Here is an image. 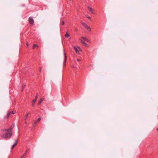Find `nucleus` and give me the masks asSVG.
Segmentation results:
<instances>
[{"mask_svg":"<svg viewBox=\"0 0 158 158\" xmlns=\"http://www.w3.org/2000/svg\"><path fill=\"white\" fill-rule=\"evenodd\" d=\"M14 124H13L11 126L10 128L8 129H6L5 130L8 133L4 134L2 135V137L4 138H10L12 135V132H10L14 128Z\"/></svg>","mask_w":158,"mask_h":158,"instance_id":"obj_1","label":"nucleus"},{"mask_svg":"<svg viewBox=\"0 0 158 158\" xmlns=\"http://www.w3.org/2000/svg\"><path fill=\"white\" fill-rule=\"evenodd\" d=\"M74 48L75 50V51L76 52L77 54H78L79 52L81 51V48L79 47H74Z\"/></svg>","mask_w":158,"mask_h":158,"instance_id":"obj_2","label":"nucleus"},{"mask_svg":"<svg viewBox=\"0 0 158 158\" xmlns=\"http://www.w3.org/2000/svg\"><path fill=\"white\" fill-rule=\"evenodd\" d=\"M29 21L30 23L31 24H33L34 22L33 19L32 17H30L29 18Z\"/></svg>","mask_w":158,"mask_h":158,"instance_id":"obj_3","label":"nucleus"},{"mask_svg":"<svg viewBox=\"0 0 158 158\" xmlns=\"http://www.w3.org/2000/svg\"><path fill=\"white\" fill-rule=\"evenodd\" d=\"M37 95H36L35 97V99L33 100H32V106H34V103L36 101L37 99Z\"/></svg>","mask_w":158,"mask_h":158,"instance_id":"obj_4","label":"nucleus"},{"mask_svg":"<svg viewBox=\"0 0 158 158\" xmlns=\"http://www.w3.org/2000/svg\"><path fill=\"white\" fill-rule=\"evenodd\" d=\"M81 39H82L83 40H84V41H87L88 42L90 43V41L86 38L84 37H81Z\"/></svg>","mask_w":158,"mask_h":158,"instance_id":"obj_5","label":"nucleus"},{"mask_svg":"<svg viewBox=\"0 0 158 158\" xmlns=\"http://www.w3.org/2000/svg\"><path fill=\"white\" fill-rule=\"evenodd\" d=\"M88 8L89 10L92 13H93V11H94V10L92 8L89 7H88Z\"/></svg>","mask_w":158,"mask_h":158,"instance_id":"obj_6","label":"nucleus"},{"mask_svg":"<svg viewBox=\"0 0 158 158\" xmlns=\"http://www.w3.org/2000/svg\"><path fill=\"white\" fill-rule=\"evenodd\" d=\"M64 64L65 65L66 62V60L67 59V56L66 55V54L65 53H64Z\"/></svg>","mask_w":158,"mask_h":158,"instance_id":"obj_7","label":"nucleus"},{"mask_svg":"<svg viewBox=\"0 0 158 158\" xmlns=\"http://www.w3.org/2000/svg\"><path fill=\"white\" fill-rule=\"evenodd\" d=\"M81 24L85 28H86L88 26V25H87V24L84 22H81Z\"/></svg>","mask_w":158,"mask_h":158,"instance_id":"obj_8","label":"nucleus"},{"mask_svg":"<svg viewBox=\"0 0 158 158\" xmlns=\"http://www.w3.org/2000/svg\"><path fill=\"white\" fill-rule=\"evenodd\" d=\"M79 40L82 44H83V43H85L84 40L81 39V37L79 39Z\"/></svg>","mask_w":158,"mask_h":158,"instance_id":"obj_9","label":"nucleus"},{"mask_svg":"<svg viewBox=\"0 0 158 158\" xmlns=\"http://www.w3.org/2000/svg\"><path fill=\"white\" fill-rule=\"evenodd\" d=\"M85 28L87 29V30L88 31H91V29L90 28V27L89 26H88Z\"/></svg>","mask_w":158,"mask_h":158,"instance_id":"obj_10","label":"nucleus"},{"mask_svg":"<svg viewBox=\"0 0 158 158\" xmlns=\"http://www.w3.org/2000/svg\"><path fill=\"white\" fill-rule=\"evenodd\" d=\"M43 100H44L42 98H41L38 104L39 105L41 103Z\"/></svg>","mask_w":158,"mask_h":158,"instance_id":"obj_11","label":"nucleus"},{"mask_svg":"<svg viewBox=\"0 0 158 158\" xmlns=\"http://www.w3.org/2000/svg\"><path fill=\"white\" fill-rule=\"evenodd\" d=\"M37 121L36 120L34 121V123L33 124V126L35 127Z\"/></svg>","mask_w":158,"mask_h":158,"instance_id":"obj_12","label":"nucleus"},{"mask_svg":"<svg viewBox=\"0 0 158 158\" xmlns=\"http://www.w3.org/2000/svg\"><path fill=\"white\" fill-rule=\"evenodd\" d=\"M66 37L68 38L69 36V35L68 34V32H67L66 34L65 35Z\"/></svg>","mask_w":158,"mask_h":158,"instance_id":"obj_13","label":"nucleus"},{"mask_svg":"<svg viewBox=\"0 0 158 158\" xmlns=\"http://www.w3.org/2000/svg\"><path fill=\"white\" fill-rule=\"evenodd\" d=\"M41 120V118H39L36 120L37 123L39 122Z\"/></svg>","mask_w":158,"mask_h":158,"instance_id":"obj_14","label":"nucleus"},{"mask_svg":"<svg viewBox=\"0 0 158 158\" xmlns=\"http://www.w3.org/2000/svg\"><path fill=\"white\" fill-rule=\"evenodd\" d=\"M38 47V45L36 44H34L33 45V48H34L35 47Z\"/></svg>","mask_w":158,"mask_h":158,"instance_id":"obj_15","label":"nucleus"},{"mask_svg":"<svg viewBox=\"0 0 158 158\" xmlns=\"http://www.w3.org/2000/svg\"><path fill=\"white\" fill-rule=\"evenodd\" d=\"M83 44L86 47H88V45L85 42L84 43H83Z\"/></svg>","mask_w":158,"mask_h":158,"instance_id":"obj_16","label":"nucleus"},{"mask_svg":"<svg viewBox=\"0 0 158 158\" xmlns=\"http://www.w3.org/2000/svg\"><path fill=\"white\" fill-rule=\"evenodd\" d=\"M29 114V113H28L26 115H25V117H26V118H25V119H27V118L28 117V114Z\"/></svg>","mask_w":158,"mask_h":158,"instance_id":"obj_17","label":"nucleus"},{"mask_svg":"<svg viewBox=\"0 0 158 158\" xmlns=\"http://www.w3.org/2000/svg\"><path fill=\"white\" fill-rule=\"evenodd\" d=\"M16 145H15V144H14L12 147H11V149H13L15 147V146Z\"/></svg>","mask_w":158,"mask_h":158,"instance_id":"obj_18","label":"nucleus"},{"mask_svg":"<svg viewBox=\"0 0 158 158\" xmlns=\"http://www.w3.org/2000/svg\"><path fill=\"white\" fill-rule=\"evenodd\" d=\"M11 113V112H9L8 114H7V117H9L10 114Z\"/></svg>","mask_w":158,"mask_h":158,"instance_id":"obj_19","label":"nucleus"},{"mask_svg":"<svg viewBox=\"0 0 158 158\" xmlns=\"http://www.w3.org/2000/svg\"><path fill=\"white\" fill-rule=\"evenodd\" d=\"M87 16V18H88V19H91V18L90 17H89V16Z\"/></svg>","mask_w":158,"mask_h":158,"instance_id":"obj_20","label":"nucleus"},{"mask_svg":"<svg viewBox=\"0 0 158 158\" xmlns=\"http://www.w3.org/2000/svg\"><path fill=\"white\" fill-rule=\"evenodd\" d=\"M25 85H24V84H23V86H22V87H23V88L25 87Z\"/></svg>","mask_w":158,"mask_h":158,"instance_id":"obj_21","label":"nucleus"},{"mask_svg":"<svg viewBox=\"0 0 158 158\" xmlns=\"http://www.w3.org/2000/svg\"><path fill=\"white\" fill-rule=\"evenodd\" d=\"M64 22L63 21H62V25H64Z\"/></svg>","mask_w":158,"mask_h":158,"instance_id":"obj_22","label":"nucleus"},{"mask_svg":"<svg viewBox=\"0 0 158 158\" xmlns=\"http://www.w3.org/2000/svg\"><path fill=\"white\" fill-rule=\"evenodd\" d=\"M17 141L15 142V143L14 144H15V145H16V144H17Z\"/></svg>","mask_w":158,"mask_h":158,"instance_id":"obj_23","label":"nucleus"},{"mask_svg":"<svg viewBox=\"0 0 158 158\" xmlns=\"http://www.w3.org/2000/svg\"><path fill=\"white\" fill-rule=\"evenodd\" d=\"M26 153H25V154L23 155V156H22L21 157H22V158H23V157H24V156L26 155Z\"/></svg>","mask_w":158,"mask_h":158,"instance_id":"obj_24","label":"nucleus"},{"mask_svg":"<svg viewBox=\"0 0 158 158\" xmlns=\"http://www.w3.org/2000/svg\"><path fill=\"white\" fill-rule=\"evenodd\" d=\"M77 61L78 62V61H79L80 60L79 59H77Z\"/></svg>","mask_w":158,"mask_h":158,"instance_id":"obj_25","label":"nucleus"},{"mask_svg":"<svg viewBox=\"0 0 158 158\" xmlns=\"http://www.w3.org/2000/svg\"><path fill=\"white\" fill-rule=\"evenodd\" d=\"M26 45H27V46H28V45H29L28 43H26Z\"/></svg>","mask_w":158,"mask_h":158,"instance_id":"obj_26","label":"nucleus"},{"mask_svg":"<svg viewBox=\"0 0 158 158\" xmlns=\"http://www.w3.org/2000/svg\"><path fill=\"white\" fill-rule=\"evenodd\" d=\"M11 112V113H12L13 114H14V113L13 112Z\"/></svg>","mask_w":158,"mask_h":158,"instance_id":"obj_27","label":"nucleus"},{"mask_svg":"<svg viewBox=\"0 0 158 158\" xmlns=\"http://www.w3.org/2000/svg\"><path fill=\"white\" fill-rule=\"evenodd\" d=\"M157 130L158 131V128L157 129Z\"/></svg>","mask_w":158,"mask_h":158,"instance_id":"obj_28","label":"nucleus"},{"mask_svg":"<svg viewBox=\"0 0 158 158\" xmlns=\"http://www.w3.org/2000/svg\"><path fill=\"white\" fill-rule=\"evenodd\" d=\"M70 1H72V0H70Z\"/></svg>","mask_w":158,"mask_h":158,"instance_id":"obj_29","label":"nucleus"},{"mask_svg":"<svg viewBox=\"0 0 158 158\" xmlns=\"http://www.w3.org/2000/svg\"><path fill=\"white\" fill-rule=\"evenodd\" d=\"M21 158H22V157H21Z\"/></svg>","mask_w":158,"mask_h":158,"instance_id":"obj_30","label":"nucleus"}]
</instances>
